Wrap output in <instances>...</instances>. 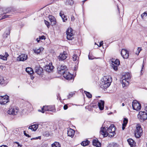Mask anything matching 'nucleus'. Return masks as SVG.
Instances as JSON below:
<instances>
[{"mask_svg":"<svg viewBox=\"0 0 147 147\" xmlns=\"http://www.w3.org/2000/svg\"><path fill=\"white\" fill-rule=\"evenodd\" d=\"M73 3L72 0H67L66 2V4H69L71 5Z\"/></svg>","mask_w":147,"mask_h":147,"instance_id":"72a5a7b5","label":"nucleus"},{"mask_svg":"<svg viewBox=\"0 0 147 147\" xmlns=\"http://www.w3.org/2000/svg\"><path fill=\"white\" fill-rule=\"evenodd\" d=\"M38 127V125L36 124H34L30 126L29 127V129H31L32 131H35L37 129Z\"/></svg>","mask_w":147,"mask_h":147,"instance_id":"a878e982","label":"nucleus"},{"mask_svg":"<svg viewBox=\"0 0 147 147\" xmlns=\"http://www.w3.org/2000/svg\"><path fill=\"white\" fill-rule=\"evenodd\" d=\"M66 67L65 65L59 66L58 67L57 70L58 73L60 74H63L65 73L66 71H67L66 69Z\"/></svg>","mask_w":147,"mask_h":147,"instance_id":"f8f14e48","label":"nucleus"},{"mask_svg":"<svg viewBox=\"0 0 147 147\" xmlns=\"http://www.w3.org/2000/svg\"><path fill=\"white\" fill-rule=\"evenodd\" d=\"M35 71L38 74L40 75L43 73V70L40 66H36L35 68Z\"/></svg>","mask_w":147,"mask_h":147,"instance_id":"dca6fc26","label":"nucleus"},{"mask_svg":"<svg viewBox=\"0 0 147 147\" xmlns=\"http://www.w3.org/2000/svg\"><path fill=\"white\" fill-rule=\"evenodd\" d=\"M75 20V18L73 16H71V20L72 21H74Z\"/></svg>","mask_w":147,"mask_h":147,"instance_id":"de8ad7c7","label":"nucleus"},{"mask_svg":"<svg viewBox=\"0 0 147 147\" xmlns=\"http://www.w3.org/2000/svg\"><path fill=\"white\" fill-rule=\"evenodd\" d=\"M103 44V41H102V42H101L100 43H99V47H101L102 45Z\"/></svg>","mask_w":147,"mask_h":147,"instance_id":"09e8293b","label":"nucleus"},{"mask_svg":"<svg viewBox=\"0 0 147 147\" xmlns=\"http://www.w3.org/2000/svg\"><path fill=\"white\" fill-rule=\"evenodd\" d=\"M8 80L3 77L0 76V85H5L8 83Z\"/></svg>","mask_w":147,"mask_h":147,"instance_id":"6ab92c4d","label":"nucleus"},{"mask_svg":"<svg viewBox=\"0 0 147 147\" xmlns=\"http://www.w3.org/2000/svg\"><path fill=\"white\" fill-rule=\"evenodd\" d=\"M131 76L129 73H127L122 77V83L123 88L127 87L129 84V80L130 79Z\"/></svg>","mask_w":147,"mask_h":147,"instance_id":"f03ea898","label":"nucleus"},{"mask_svg":"<svg viewBox=\"0 0 147 147\" xmlns=\"http://www.w3.org/2000/svg\"><path fill=\"white\" fill-rule=\"evenodd\" d=\"M40 38H39V39H38V38H37L36 39V40H37V42H39V41H40Z\"/></svg>","mask_w":147,"mask_h":147,"instance_id":"3c124183","label":"nucleus"},{"mask_svg":"<svg viewBox=\"0 0 147 147\" xmlns=\"http://www.w3.org/2000/svg\"><path fill=\"white\" fill-rule=\"evenodd\" d=\"M94 57L92 55H91L90 54L88 55V58L89 59L92 60L94 59Z\"/></svg>","mask_w":147,"mask_h":147,"instance_id":"58836bf2","label":"nucleus"},{"mask_svg":"<svg viewBox=\"0 0 147 147\" xmlns=\"http://www.w3.org/2000/svg\"><path fill=\"white\" fill-rule=\"evenodd\" d=\"M138 117L141 122H143L147 119V114L145 111H140L138 115Z\"/></svg>","mask_w":147,"mask_h":147,"instance_id":"39448f33","label":"nucleus"},{"mask_svg":"<svg viewBox=\"0 0 147 147\" xmlns=\"http://www.w3.org/2000/svg\"><path fill=\"white\" fill-rule=\"evenodd\" d=\"M27 55L26 54H22L20 55L17 58L18 61H23L26 60L27 59Z\"/></svg>","mask_w":147,"mask_h":147,"instance_id":"f3484780","label":"nucleus"},{"mask_svg":"<svg viewBox=\"0 0 147 147\" xmlns=\"http://www.w3.org/2000/svg\"><path fill=\"white\" fill-rule=\"evenodd\" d=\"M121 54L124 59H127L129 56V52L125 49H122L121 51Z\"/></svg>","mask_w":147,"mask_h":147,"instance_id":"ddd939ff","label":"nucleus"},{"mask_svg":"<svg viewBox=\"0 0 147 147\" xmlns=\"http://www.w3.org/2000/svg\"><path fill=\"white\" fill-rule=\"evenodd\" d=\"M67 57V54L65 52H63V53L61 54L58 56V59L59 60H63L66 58Z\"/></svg>","mask_w":147,"mask_h":147,"instance_id":"aec40b11","label":"nucleus"},{"mask_svg":"<svg viewBox=\"0 0 147 147\" xmlns=\"http://www.w3.org/2000/svg\"><path fill=\"white\" fill-rule=\"evenodd\" d=\"M39 38H40V40H42V39L45 40V38L44 36H40Z\"/></svg>","mask_w":147,"mask_h":147,"instance_id":"79ce46f5","label":"nucleus"},{"mask_svg":"<svg viewBox=\"0 0 147 147\" xmlns=\"http://www.w3.org/2000/svg\"><path fill=\"white\" fill-rule=\"evenodd\" d=\"M90 143V142L88 140H87L86 141H82L81 143V144L82 145L84 146H85L88 145Z\"/></svg>","mask_w":147,"mask_h":147,"instance_id":"7c9ffc66","label":"nucleus"},{"mask_svg":"<svg viewBox=\"0 0 147 147\" xmlns=\"http://www.w3.org/2000/svg\"><path fill=\"white\" fill-rule=\"evenodd\" d=\"M0 147H7V146H6L3 145L0 146Z\"/></svg>","mask_w":147,"mask_h":147,"instance_id":"864d4df0","label":"nucleus"},{"mask_svg":"<svg viewBox=\"0 0 147 147\" xmlns=\"http://www.w3.org/2000/svg\"><path fill=\"white\" fill-rule=\"evenodd\" d=\"M8 31H9V32L7 33H6V34L7 35H9L10 34V33L9 32V29L8 30Z\"/></svg>","mask_w":147,"mask_h":147,"instance_id":"8fccbe9b","label":"nucleus"},{"mask_svg":"<svg viewBox=\"0 0 147 147\" xmlns=\"http://www.w3.org/2000/svg\"><path fill=\"white\" fill-rule=\"evenodd\" d=\"M24 135L26 136H27L28 137H30V136L29 135L27 134L26 133L25 131H24Z\"/></svg>","mask_w":147,"mask_h":147,"instance_id":"37998d69","label":"nucleus"},{"mask_svg":"<svg viewBox=\"0 0 147 147\" xmlns=\"http://www.w3.org/2000/svg\"><path fill=\"white\" fill-rule=\"evenodd\" d=\"M3 12V14L5 13L2 17L1 19H3L5 18H10L11 16V15L8 14V12H5L3 11V9L2 8H0V14H2Z\"/></svg>","mask_w":147,"mask_h":147,"instance_id":"2eb2a0df","label":"nucleus"},{"mask_svg":"<svg viewBox=\"0 0 147 147\" xmlns=\"http://www.w3.org/2000/svg\"><path fill=\"white\" fill-rule=\"evenodd\" d=\"M78 56L76 54L74 55L73 57V59L74 61H76L77 59Z\"/></svg>","mask_w":147,"mask_h":147,"instance_id":"c9c22d12","label":"nucleus"},{"mask_svg":"<svg viewBox=\"0 0 147 147\" xmlns=\"http://www.w3.org/2000/svg\"><path fill=\"white\" fill-rule=\"evenodd\" d=\"M9 56V55L7 52L5 53L4 55H0V59L3 60H7V57Z\"/></svg>","mask_w":147,"mask_h":147,"instance_id":"cd10ccee","label":"nucleus"},{"mask_svg":"<svg viewBox=\"0 0 147 147\" xmlns=\"http://www.w3.org/2000/svg\"><path fill=\"white\" fill-rule=\"evenodd\" d=\"M49 18L53 25H54L56 24V19L53 16H49Z\"/></svg>","mask_w":147,"mask_h":147,"instance_id":"b1692460","label":"nucleus"},{"mask_svg":"<svg viewBox=\"0 0 147 147\" xmlns=\"http://www.w3.org/2000/svg\"><path fill=\"white\" fill-rule=\"evenodd\" d=\"M87 0H84L83 1V4H84V2L86 1Z\"/></svg>","mask_w":147,"mask_h":147,"instance_id":"4d7b16f0","label":"nucleus"},{"mask_svg":"<svg viewBox=\"0 0 147 147\" xmlns=\"http://www.w3.org/2000/svg\"><path fill=\"white\" fill-rule=\"evenodd\" d=\"M147 16V11L144 12L142 14L141 16L142 18H143L144 16Z\"/></svg>","mask_w":147,"mask_h":147,"instance_id":"ea45409f","label":"nucleus"},{"mask_svg":"<svg viewBox=\"0 0 147 147\" xmlns=\"http://www.w3.org/2000/svg\"><path fill=\"white\" fill-rule=\"evenodd\" d=\"M19 112L18 108H11L8 111V113L9 114L13 115H16Z\"/></svg>","mask_w":147,"mask_h":147,"instance_id":"9d476101","label":"nucleus"},{"mask_svg":"<svg viewBox=\"0 0 147 147\" xmlns=\"http://www.w3.org/2000/svg\"><path fill=\"white\" fill-rule=\"evenodd\" d=\"M92 144L93 146L96 147H100L101 144L99 142L98 139H94L92 141Z\"/></svg>","mask_w":147,"mask_h":147,"instance_id":"412c9836","label":"nucleus"},{"mask_svg":"<svg viewBox=\"0 0 147 147\" xmlns=\"http://www.w3.org/2000/svg\"><path fill=\"white\" fill-rule=\"evenodd\" d=\"M64 19L65 20V18H64ZM66 20H65V22Z\"/></svg>","mask_w":147,"mask_h":147,"instance_id":"bf43d9fd","label":"nucleus"},{"mask_svg":"<svg viewBox=\"0 0 147 147\" xmlns=\"http://www.w3.org/2000/svg\"><path fill=\"white\" fill-rule=\"evenodd\" d=\"M68 108V106L67 105H64L63 107V109L64 110H66Z\"/></svg>","mask_w":147,"mask_h":147,"instance_id":"c03bdc74","label":"nucleus"},{"mask_svg":"<svg viewBox=\"0 0 147 147\" xmlns=\"http://www.w3.org/2000/svg\"><path fill=\"white\" fill-rule=\"evenodd\" d=\"M132 107L134 110L137 111L140 110L141 107V104L136 100H134L133 101Z\"/></svg>","mask_w":147,"mask_h":147,"instance_id":"0eeeda50","label":"nucleus"},{"mask_svg":"<svg viewBox=\"0 0 147 147\" xmlns=\"http://www.w3.org/2000/svg\"><path fill=\"white\" fill-rule=\"evenodd\" d=\"M142 50V49L141 47H138L136 53V54L137 55H138Z\"/></svg>","mask_w":147,"mask_h":147,"instance_id":"f704fd0d","label":"nucleus"},{"mask_svg":"<svg viewBox=\"0 0 147 147\" xmlns=\"http://www.w3.org/2000/svg\"><path fill=\"white\" fill-rule=\"evenodd\" d=\"M73 30L71 28H68L66 32L67 38L68 40H71L74 39V35L73 33Z\"/></svg>","mask_w":147,"mask_h":147,"instance_id":"423d86ee","label":"nucleus"},{"mask_svg":"<svg viewBox=\"0 0 147 147\" xmlns=\"http://www.w3.org/2000/svg\"><path fill=\"white\" fill-rule=\"evenodd\" d=\"M34 52L37 54L39 53L41 51V50L40 49H34Z\"/></svg>","mask_w":147,"mask_h":147,"instance_id":"4c0bfd02","label":"nucleus"},{"mask_svg":"<svg viewBox=\"0 0 147 147\" xmlns=\"http://www.w3.org/2000/svg\"><path fill=\"white\" fill-rule=\"evenodd\" d=\"M63 76L67 80H70L72 79V75L67 71H66L63 74Z\"/></svg>","mask_w":147,"mask_h":147,"instance_id":"4468645a","label":"nucleus"},{"mask_svg":"<svg viewBox=\"0 0 147 147\" xmlns=\"http://www.w3.org/2000/svg\"><path fill=\"white\" fill-rule=\"evenodd\" d=\"M44 21H45V24L47 25V26L49 28V26H50L49 23L46 20H45Z\"/></svg>","mask_w":147,"mask_h":147,"instance_id":"a19ab883","label":"nucleus"},{"mask_svg":"<svg viewBox=\"0 0 147 147\" xmlns=\"http://www.w3.org/2000/svg\"><path fill=\"white\" fill-rule=\"evenodd\" d=\"M84 92L88 98H90L92 97V95L90 92H87L86 91H84Z\"/></svg>","mask_w":147,"mask_h":147,"instance_id":"473e14b6","label":"nucleus"},{"mask_svg":"<svg viewBox=\"0 0 147 147\" xmlns=\"http://www.w3.org/2000/svg\"><path fill=\"white\" fill-rule=\"evenodd\" d=\"M104 102L100 100L98 103V106L100 109L102 110L104 109Z\"/></svg>","mask_w":147,"mask_h":147,"instance_id":"393cba45","label":"nucleus"},{"mask_svg":"<svg viewBox=\"0 0 147 147\" xmlns=\"http://www.w3.org/2000/svg\"><path fill=\"white\" fill-rule=\"evenodd\" d=\"M127 141L131 147H133L136 146V142L132 139L129 138L127 139Z\"/></svg>","mask_w":147,"mask_h":147,"instance_id":"5701e85b","label":"nucleus"},{"mask_svg":"<svg viewBox=\"0 0 147 147\" xmlns=\"http://www.w3.org/2000/svg\"><path fill=\"white\" fill-rule=\"evenodd\" d=\"M59 15L61 17L62 20L63 22H65V20L64 19V18H65V20H67V17L66 16L63 12L62 11H61L59 13Z\"/></svg>","mask_w":147,"mask_h":147,"instance_id":"c85d7f7f","label":"nucleus"},{"mask_svg":"<svg viewBox=\"0 0 147 147\" xmlns=\"http://www.w3.org/2000/svg\"><path fill=\"white\" fill-rule=\"evenodd\" d=\"M146 147H147V143H146Z\"/></svg>","mask_w":147,"mask_h":147,"instance_id":"052dcab7","label":"nucleus"},{"mask_svg":"<svg viewBox=\"0 0 147 147\" xmlns=\"http://www.w3.org/2000/svg\"><path fill=\"white\" fill-rule=\"evenodd\" d=\"M75 94L74 92H70L69 94V95L68 96V98H71V97H72L73 95Z\"/></svg>","mask_w":147,"mask_h":147,"instance_id":"e433bc0d","label":"nucleus"},{"mask_svg":"<svg viewBox=\"0 0 147 147\" xmlns=\"http://www.w3.org/2000/svg\"><path fill=\"white\" fill-rule=\"evenodd\" d=\"M144 61H143V63H144ZM144 67V64H143L142 66V69L141 70V71H142V69H143Z\"/></svg>","mask_w":147,"mask_h":147,"instance_id":"603ef678","label":"nucleus"},{"mask_svg":"<svg viewBox=\"0 0 147 147\" xmlns=\"http://www.w3.org/2000/svg\"><path fill=\"white\" fill-rule=\"evenodd\" d=\"M122 105L123 106H125V104L124 103H123L122 104Z\"/></svg>","mask_w":147,"mask_h":147,"instance_id":"6e6d98bb","label":"nucleus"},{"mask_svg":"<svg viewBox=\"0 0 147 147\" xmlns=\"http://www.w3.org/2000/svg\"><path fill=\"white\" fill-rule=\"evenodd\" d=\"M53 67L52 63H49V65H46L45 66V69L46 71L50 72L52 71Z\"/></svg>","mask_w":147,"mask_h":147,"instance_id":"a211bd4d","label":"nucleus"},{"mask_svg":"<svg viewBox=\"0 0 147 147\" xmlns=\"http://www.w3.org/2000/svg\"><path fill=\"white\" fill-rule=\"evenodd\" d=\"M103 81L101 83V88L104 89H106L110 85L112 81L111 78H105L103 79Z\"/></svg>","mask_w":147,"mask_h":147,"instance_id":"7ed1b4c3","label":"nucleus"},{"mask_svg":"<svg viewBox=\"0 0 147 147\" xmlns=\"http://www.w3.org/2000/svg\"><path fill=\"white\" fill-rule=\"evenodd\" d=\"M112 61V67L115 71H116L117 70V67L120 64V61L118 59H117L114 62Z\"/></svg>","mask_w":147,"mask_h":147,"instance_id":"9b49d317","label":"nucleus"},{"mask_svg":"<svg viewBox=\"0 0 147 147\" xmlns=\"http://www.w3.org/2000/svg\"><path fill=\"white\" fill-rule=\"evenodd\" d=\"M26 71L29 74H33L34 71L32 69L31 67H28L26 68Z\"/></svg>","mask_w":147,"mask_h":147,"instance_id":"c756f323","label":"nucleus"},{"mask_svg":"<svg viewBox=\"0 0 147 147\" xmlns=\"http://www.w3.org/2000/svg\"><path fill=\"white\" fill-rule=\"evenodd\" d=\"M128 119L126 118H124L123 120V123L122 124V129L123 130L125 128V127L128 122Z\"/></svg>","mask_w":147,"mask_h":147,"instance_id":"bb28decb","label":"nucleus"},{"mask_svg":"<svg viewBox=\"0 0 147 147\" xmlns=\"http://www.w3.org/2000/svg\"><path fill=\"white\" fill-rule=\"evenodd\" d=\"M52 147H61L59 143L57 142H55L52 144Z\"/></svg>","mask_w":147,"mask_h":147,"instance_id":"2f4dec72","label":"nucleus"},{"mask_svg":"<svg viewBox=\"0 0 147 147\" xmlns=\"http://www.w3.org/2000/svg\"><path fill=\"white\" fill-rule=\"evenodd\" d=\"M9 97L5 95L0 96V104L1 105H5L9 102Z\"/></svg>","mask_w":147,"mask_h":147,"instance_id":"6e6552de","label":"nucleus"},{"mask_svg":"<svg viewBox=\"0 0 147 147\" xmlns=\"http://www.w3.org/2000/svg\"><path fill=\"white\" fill-rule=\"evenodd\" d=\"M75 131L73 129H69L68 130L67 134L68 136L72 137L74 135Z\"/></svg>","mask_w":147,"mask_h":147,"instance_id":"4be33fe9","label":"nucleus"},{"mask_svg":"<svg viewBox=\"0 0 147 147\" xmlns=\"http://www.w3.org/2000/svg\"><path fill=\"white\" fill-rule=\"evenodd\" d=\"M40 138V137L39 136V137H35V138H31V140H35V139H38V138Z\"/></svg>","mask_w":147,"mask_h":147,"instance_id":"49530a36","label":"nucleus"},{"mask_svg":"<svg viewBox=\"0 0 147 147\" xmlns=\"http://www.w3.org/2000/svg\"><path fill=\"white\" fill-rule=\"evenodd\" d=\"M15 143H16L18 144V146H20V147H22V145H20L18 142H15Z\"/></svg>","mask_w":147,"mask_h":147,"instance_id":"a18cd8bd","label":"nucleus"},{"mask_svg":"<svg viewBox=\"0 0 147 147\" xmlns=\"http://www.w3.org/2000/svg\"><path fill=\"white\" fill-rule=\"evenodd\" d=\"M145 109L146 110V111L147 112V106L146 107Z\"/></svg>","mask_w":147,"mask_h":147,"instance_id":"13d9d810","label":"nucleus"},{"mask_svg":"<svg viewBox=\"0 0 147 147\" xmlns=\"http://www.w3.org/2000/svg\"><path fill=\"white\" fill-rule=\"evenodd\" d=\"M136 129L135 131V136L137 138H140L143 133V131L140 125L139 124H137L136 126Z\"/></svg>","mask_w":147,"mask_h":147,"instance_id":"20e7f679","label":"nucleus"},{"mask_svg":"<svg viewBox=\"0 0 147 147\" xmlns=\"http://www.w3.org/2000/svg\"><path fill=\"white\" fill-rule=\"evenodd\" d=\"M41 147H47L46 146H45V145H42V146Z\"/></svg>","mask_w":147,"mask_h":147,"instance_id":"5fc2aeb1","label":"nucleus"},{"mask_svg":"<svg viewBox=\"0 0 147 147\" xmlns=\"http://www.w3.org/2000/svg\"><path fill=\"white\" fill-rule=\"evenodd\" d=\"M54 107L53 106H45L43 107L41 109V110L42 111H41L42 113H44L45 111H53L55 109Z\"/></svg>","mask_w":147,"mask_h":147,"instance_id":"1a4fd4ad","label":"nucleus"},{"mask_svg":"<svg viewBox=\"0 0 147 147\" xmlns=\"http://www.w3.org/2000/svg\"><path fill=\"white\" fill-rule=\"evenodd\" d=\"M106 128L103 127L100 131V133L104 137H106L109 135V136L112 137L115 134V127L113 125H111L110 126L106 129Z\"/></svg>","mask_w":147,"mask_h":147,"instance_id":"f257e3e1","label":"nucleus"}]
</instances>
